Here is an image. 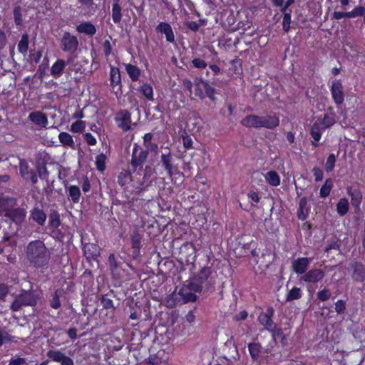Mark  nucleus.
Returning <instances> with one entry per match:
<instances>
[{
	"instance_id": "obj_23",
	"label": "nucleus",
	"mask_w": 365,
	"mask_h": 365,
	"mask_svg": "<svg viewBox=\"0 0 365 365\" xmlns=\"http://www.w3.org/2000/svg\"><path fill=\"white\" fill-rule=\"evenodd\" d=\"M310 206L308 205L307 197H302L299 200V207L297 209V217L299 220L304 221L309 215Z\"/></svg>"
},
{
	"instance_id": "obj_21",
	"label": "nucleus",
	"mask_w": 365,
	"mask_h": 365,
	"mask_svg": "<svg viewBox=\"0 0 365 365\" xmlns=\"http://www.w3.org/2000/svg\"><path fill=\"white\" fill-rule=\"evenodd\" d=\"M347 194L351 197V203L355 211L359 210L363 197L361 191L358 188L352 189L351 187H348Z\"/></svg>"
},
{
	"instance_id": "obj_12",
	"label": "nucleus",
	"mask_w": 365,
	"mask_h": 365,
	"mask_svg": "<svg viewBox=\"0 0 365 365\" xmlns=\"http://www.w3.org/2000/svg\"><path fill=\"white\" fill-rule=\"evenodd\" d=\"M110 81L112 92L115 95L122 93V82L120 69L118 67L110 66Z\"/></svg>"
},
{
	"instance_id": "obj_45",
	"label": "nucleus",
	"mask_w": 365,
	"mask_h": 365,
	"mask_svg": "<svg viewBox=\"0 0 365 365\" xmlns=\"http://www.w3.org/2000/svg\"><path fill=\"white\" fill-rule=\"evenodd\" d=\"M109 294H103L100 298V302L103 308L105 309H115L114 303L112 299L108 297Z\"/></svg>"
},
{
	"instance_id": "obj_34",
	"label": "nucleus",
	"mask_w": 365,
	"mask_h": 365,
	"mask_svg": "<svg viewBox=\"0 0 365 365\" xmlns=\"http://www.w3.org/2000/svg\"><path fill=\"white\" fill-rule=\"evenodd\" d=\"M63 291L60 289H56L49 299V305L52 309H58L61 307L60 297L62 295Z\"/></svg>"
},
{
	"instance_id": "obj_40",
	"label": "nucleus",
	"mask_w": 365,
	"mask_h": 365,
	"mask_svg": "<svg viewBox=\"0 0 365 365\" xmlns=\"http://www.w3.org/2000/svg\"><path fill=\"white\" fill-rule=\"evenodd\" d=\"M302 297V291L300 288L294 287L291 289L286 297L287 302H292L300 299Z\"/></svg>"
},
{
	"instance_id": "obj_50",
	"label": "nucleus",
	"mask_w": 365,
	"mask_h": 365,
	"mask_svg": "<svg viewBox=\"0 0 365 365\" xmlns=\"http://www.w3.org/2000/svg\"><path fill=\"white\" fill-rule=\"evenodd\" d=\"M331 292L328 288H324L317 294V297L320 302H326L330 299Z\"/></svg>"
},
{
	"instance_id": "obj_51",
	"label": "nucleus",
	"mask_w": 365,
	"mask_h": 365,
	"mask_svg": "<svg viewBox=\"0 0 365 365\" xmlns=\"http://www.w3.org/2000/svg\"><path fill=\"white\" fill-rule=\"evenodd\" d=\"M14 23L16 26H21L23 22L21 8L19 6H15L13 11Z\"/></svg>"
},
{
	"instance_id": "obj_43",
	"label": "nucleus",
	"mask_w": 365,
	"mask_h": 365,
	"mask_svg": "<svg viewBox=\"0 0 365 365\" xmlns=\"http://www.w3.org/2000/svg\"><path fill=\"white\" fill-rule=\"evenodd\" d=\"M107 157L103 153H100L97 155L96 157L95 164L96 169L99 172H104L106 170V163Z\"/></svg>"
},
{
	"instance_id": "obj_18",
	"label": "nucleus",
	"mask_w": 365,
	"mask_h": 365,
	"mask_svg": "<svg viewBox=\"0 0 365 365\" xmlns=\"http://www.w3.org/2000/svg\"><path fill=\"white\" fill-rule=\"evenodd\" d=\"M28 118L35 125L41 128H46L48 122L47 115L39 110L31 112Z\"/></svg>"
},
{
	"instance_id": "obj_41",
	"label": "nucleus",
	"mask_w": 365,
	"mask_h": 365,
	"mask_svg": "<svg viewBox=\"0 0 365 365\" xmlns=\"http://www.w3.org/2000/svg\"><path fill=\"white\" fill-rule=\"evenodd\" d=\"M61 225L60 215L58 212L53 211L49 215L48 227L50 230L59 227Z\"/></svg>"
},
{
	"instance_id": "obj_59",
	"label": "nucleus",
	"mask_w": 365,
	"mask_h": 365,
	"mask_svg": "<svg viewBox=\"0 0 365 365\" xmlns=\"http://www.w3.org/2000/svg\"><path fill=\"white\" fill-rule=\"evenodd\" d=\"M335 311L337 314H341L346 310V302L342 299H339L335 303Z\"/></svg>"
},
{
	"instance_id": "obj_64",
	"label": "nucleus",
	"mask_w": 365,
	"mask_h": 365,
	"mask_svg": "<svg viewBox=\"0 0 365 365\" xmlns=\"http://www.w3.org/2000/svg\"><path fill=\"white\" fill-rule=\"evenodd\" d=\"M149 363L152 365H166V361L158 359L157 356H150Z\"/></svg>"
},
{
	"instance_id": "obj_19",
	"label": "nucleus",
	"mask_w": 365,
	"mask_h": 365,
	"mask_svg": "<svg viewBox=\"0 0 365 365\" xmlns=\"http://www.w3.org/2000/svg\"><path fill=\"white\" fill-rule=\"evenodd\" d=\"M158 33L164 34L168 43H174L175 34L172 26L167 22H160L155 28Z\"/></svg>"
},
{
	"instance_id": "obj_36",
	"label": "nucleus",
	"mask_w": 365,
	"mask_h": 365,
	"mask_svg": "<svg viewBox=\"0 0 365 365\" xmlns=\"http://www.w3.org/2000/svg\"><path fill=\"white\" fill-rule=\"evenodd\" d=\"M108 265L110 270L113 276L118 275V269L120 267V262H118L115 255L113 253H110L108 259Z\"/></svg>"
},
{
	"instance_id": "obj_39",
	"label": "nucleus",
	"mask_w": 365,
	"mask_h": 365,
	"mask_svg": "<svg viewBox=\"0 0 365 365\" xmlns=\"http://www.w3.org/2000/svg\"><path fill=\"white\" fill-rule=\"evenodd\" d=\"M139 91L145 97L147 100H153V89L150 84L148 83H143L140 86Z\"/></svg>"
},
{
	"instance_id": "obj_6",
	"label": "nucleus",
	"mask_w": 365,
	"mask_h": 365,
	"mask_svg": "<svg viewBox=\"0 0 365 365\" xmlns=\"http://www.w3.org/2000/svg\"><path fill=\"white\" fill-rule=\"evenodd\" d=\"M202 291L203 287L187 280L186 284L180 289L178 294L182 297L185 303L194 302L198 298L195 293H201Z\"/></svg>"
},
{
	"instance_id": "obj_30",
	"label": "nucleus",
	"mask_w": 365,
	"mask_h": 365,
	"mask_svg": "<svg viewBox=\"0 0 365 365\" xmlns=\"http://www.w3.org/2000/svg\"><path fill=\"white\" fill-rule=\"evenodd\" d=\"M133 181L131 173L129 170H123L118 175V183L124 190L128 189V186Z\"/></svg>"
},
{
	"instance_id": "obj_8",
	"label": "nucleus",
	"mask_w": 365,
	"mask_h": 365,
	"mask_svg": "<svg viewBox=\"0 0 365 365\" xmlns=\"http://www.w3.org/2000/svg\"><path fill=\"white\" fill-rule=\"evenodd\" d=\"M215 89L212 87L209 83L202 79H200L195 84V96L199 97L200 99H204L207 97L212 101H215Z\"/></svg>"
},
{
	"instance_id": "obj_53",
	"label": "nucleus",
	"mask_w": 365,
	"mask_h": 365,
	"mask_svg": "<svg viewBox=\"0 0 365 365\" xmlns=\"http://www.w3.org/2000/svg\"><path fill=\"white\" fill-rule=\"evenodd\" d=\"M14 341V336L10 335L7 331L0 329V347L4 343H9Z\"/></svg>"
},
{
	"instance_id": "obj_11",
	"label": "nucleus",
	"mask_w": 365,
	"mask_h": 365,
	"mask_svg": "<svg viewBox=\"0 0 365 365\" xmlns=\"http://www.w3.org/2000/svg\"><path fill=\"white\" fill-rule=\"evenodd\" d=\"M332 99L336 106L343 104L344 101V87L340 79L335 80L330 88Z\"/></svg>"
},
{
	"instance_id": "obj_38",
	"label": "nucleus",
	"mask_w": 365,
	"mask_h": 365,
	"mask_svg": "<svg viewBox=\"0 0 365 365\" xmlns=\"http://www.w3.org/2000/svg\"><path fill=\"white\" fill-rule=\"evenodd\" d=\"M333 187V180L331 178L326 179L324 185L319 190V196L321 198H326L330 195Z\"/></svg>"
},
{
	"instance_id": "obj_54",
	"label": "nucleus",
	"mask_w": 365,
	"mask_h": 365,
	"mask_svg": "<svg viewBox=\"0 0 365 365\" xmlns=\"http://www.w3.org/2000/svg\"><path fill=\"white\" fill-rule=\"evenodd\" d=\"M292 21V14H284L282 19V29L284 32H288L290 29V24Z\"/></svg>"
},
{
	"instance_id": "obj_28",
	"label": "nucleus",
	"mask_w": 365,
	"mask_h": 365,
	"mask_svg": "<svg viewBox=\"0 0 365 365\" xmlns=\"http://www.w3.org/2000/svg\"><path fill=\"white\" fill-rule=\"evenodd\" d=\"M76 31L80 34L93 36L96 33V28L91 22L85 21L76 26Z\"/></svg>"
},
{
	"instance_id": "obj_48",
	"label": "nucleus",
	"mask_w": 365,
	"mask_h": 365,
	"mask_svg": "<svg viewBox=\"0 0 365 365\" xmlns=\"http://www.w3.org/2000/svg\"><path fill=\"white\" fill-rule=\"evenodd\" d=\"M47 356L55 362H61L65 354L58 350H49L46 354Z\"/></svg>"
},
{
	"instance_id": "obj_25",
	"label": "nucleus",
	"mask_w": 365,
	"mask_h": 365,
	"mask_svg": "<svg viewBox=\"0 0 365 365\" xmlns=\"http://www.w3.org/2000/svg\"><path fill=\"white\" fill-rule=\"evenodd\" d=\"M17 297L24 306H35L37 303L35 294L31 291L24 290Z\"/></svg>"
},
{
	"instance_id": "obj_29",
	"label": "nucleus",
	"mask_w": 365,
	"mask_h": 365,
	"mask_svg": "<svg viewBox=\"0 0 365 365\" xmlns=\"http://www.w3.org/2000/svg\"><path fill=\"white\" fill-rule=\"evenodd\" d=\"M83 252L87 259H95L100 255L99 247L94 243L86 244L83 247Z\"/></svg>"
},
{
	"instance_id": "obj_42",
	"label": "nucleus",
	"mask_w": 365,
	"mask_h": 365,
	"mask_svg": "<svg viewBox=\"0 0 365 365\" xmlns=\"http://www.w3.org/2000/svg\"><path fill=\"white\" fill-rule=\"evenodd\" d=\"M29 50V36L28 34H23L21 40L19 41L18 43V51L26 55Z\"/></svg>"
},
{
	"instance_id": "obj_58",
	"label": "nucleus",
	"mask_w": 365,
	"mask_h": 365,
	"mask_svg": "<svg viewBox=\"0 0 365 365\" xmlns=\"http://www.w3.org/2000/svg\"><path fill=\"white\" fill-rule=\"evenodd\" d=\"M83 139L89 146H94L97 144V140L91 133L83 134Z\"/></svg>"
},
{
	"instance_id": "obj_31",
	"label": "nucleus",
	"mask_w": 365,
	"mask_h": 365,
	"mask_svg": "<svg viewBox=\"0 0 365 365\" xmlns=\"http://www.w3.org/2000/svg\"><path fill=\"white\" fill-rule=\"evenodd\" d=\"M125 69L133 82H136L139 80L141 75V71L137 66L131 63H126L125 64Z\"/></svg>"
},
{
	"instance_id": "obj_57",
	"label": "nucleus",
	"mask_w": 365,
	"mask_h": 365,
	"mask_svg": "<svg viewBox=\"0 0 365 365\" xmlns=\"http://www.w3.org/2000/svg\"><path fill=\"white\" fill-rule=\"evenodd\" d=\"M312 171L313 175L314 176V180L316 182H320L323 180L324 173H323V170L320 168L315 166L312 168Z\"/></svg>"
},
{
	"instance_id": "obj_22",
	"label": "nucleus",
	"mask_w": 365,
	"mask_h": 365,
	"mask_svg": "<svg viewBox=\"0 0 365 365\" xmlns=\"http://www.w3.org/2000/svg\"><path fill=\"white\" fill-rule=\"evenodd\" d=\"M66 67V62L63 59H57L50 68V74L55 78H59L63 73Z\"/></svg>"
},
{
	"instance_id": "obj_33",
	"label": "nucleus",
	"mask_w": 365,
	"mask_h": 365,
	"mask_svg": "<svg viewBox=\"0 0 365 365\" xmlns=\"http://www.w3.org/2000/svg\"><path fill=\"white\" fill-rule=\"evenodd\" d=\"M250 356L253 361H257L262 352V347L259 343H250L247 346Z\"/></svg>"
},
{
	"instance_id": "obj_3",
	"label": "nucleus",
	"mask_w": 365,
	"mask_h": 365,
	"mask_svg": "<svg viewBox=\"0 0 365 365\" xmlns=\"http://www.w3.org/2000/svg\"><path fill=\"white\" fill-rule=\"evenodd\" d=\"M240 123L242 126L249 128H264L272 130L279 125V118L276 115H267L265 116H259L250 114L243 118Z\"/></svg>"
},
{
	"instance_id": "obj_10",
	"label": "nucleus",
	"mask_w": 365,
	"mask_h": 365,
	"mask_svg": "<svg viewBox=\"0 0 365 365\" xmlns=\"http://www.w3.org/2000/svg\"><path fill=\"white\" fill-rule=\"evenodd\" d=\"M115 121L118 128L126 132L131 129V113L125 109H121L117 112Z\"/></svg>"
},
{
	"instance_id": "obj_61",
	"label": "nucleus",
	"mask_w": 365,
	"mask_h": 365,
	"mask_svg": "<svg viewBox=\"0 0 365 365\" xmlns=\"http://www.w3.org/2000/svg\"><path fill=\"white\" fill-rule=\"evenodd\" d=\"M249 201L252 203V205H255V204H257L259 202L260 197L258 195V193L255 191H250L247 195Z\"/></svg>"
},
{
	"instance_id": "obj_62",
	"label": "nucleus",
	"mask_w": 365,
	"mask_h": 365,
	"mask_svg": "<svg viewBox=\"0 0 365 365\" xmlns=\"http://www.w3.org/2000/svg\"><path fill=\"white\" fill-rule=\"evenodd\" d=\"M185 26L186 28L194 32H197L200 27V24L194 21H185Z\"/></svg>"
},
{
	"instance_id": "obj_47",
	"label": "nucleus",
	"mask_w": 365,
	"mask_h": 365,
	"mask_svg": "<svg viewBox=\"0 0 365 365\" xmlns=\"http://www.w3.org/2000/svg\"><path fill=\"white\" fill-rule=\"evenodd\" d=\"M86 128V122L81 120H76L71 125L70 131L81 133Z\"/></svg>"
},
{
	"instance_id": "obj_44",
	"label": "nucleus",
	"mask_w": 365,
	"mask_h": 365,
	"mask_svg": "<svg viewBox=\"0 0 365 365\" xmlns=\"http://www.w3.org/2000/svg\"><path fill=\"white\" fill-rule=\"evenodd\" d=\"M29 166L28 163L22 159L19 161V173L21 176L26 180H29L30 174Z\"/></svg>"
},
{
	"instance_id": "obj_56",
	"label": "nucleus",
	"mask_w": 365,
	"mask_h": 365,
	"mask_svg": "<svg viewBox=\"0 0 365 365\" xmlns=\"http://www.w3.org/2000/svg\"><path fill=\"white\" fill-rule=\"evenodd\" d=\"M51 237L55 240L63 242L65 238L64 233L58 227L53 228L51 230Z\"/></svg>"
},
{
	"instance_id": "obj_4",
	"label": "nucleus",
	"mask_w": 365,
	"mask_h": 365,
	"mask_svg": "<svg viewBox=\"0 0 365 365\" xmlns=\"http://www.w3.org/2000/svg\"><path fill=\"white\" fill-rule=\"evenodd\" d=\"M212 274V267L205 265L198 272L193 273L188 281L203 287V290L208 291L215 284V280L211 277Z\"/></svg>"
},
{
	"instance_id": "obj_24",
	"label": "nucleus",
	"mask_w": 365,
	"mask_h": 365,
	"mask_svg": "<svg viewBox=\"0 0 365 365\" xmlns=\"http://www.w3.org/2000/svg\"><path fill=\"white\" fill-rule=\"evenodd\" d=\"M30 217L40 226H43L46 220V214L38 207H34L30 211Z\"/></svg>"
},
{
	"instance_id": "obj_15",
	"label": "nucleus",
	"mask_w": 365,
	"mask_h": 365,
	"mask_svg": "<svg viewBox=\"0 0 365 365\" xmlns=\"http://www.w3.org/2000/svg\"><path fill=\"white\" fill-rule=\"evenodd\" d=\"M325 276V272L322 269H311L302 276L301 280L307 283L317 284Z\"/></svg>"
},
{
	"instance_id": "obj_5",
	"label": "nucleus",
	"mask_w": 365,
	"mask_h": 365,
	"mask_svg": "<svg viewBox=\"0 0 365 365\" xmlns=\"http://www.w3.org/2000/svg\"><path fill=\"white\" fill-rule=\"evenodd\" d=\"M143 239V232L140 230L138 227H135L130 234V246L131 252L130 257L136 262H140L142 255L140 249L142 247V242Z\"/></svg>"
},
{
	"instance_id": "obj_46",
	"label": "nucleus",
	"mask_w": 365,
	"mask_h": 365,
	"mask_svg": "<svg viewBox=\"0 0 365 365\" xmlns=\"http://www.w3.org/2000/svg\"><path fill=\"white\" fill-rule=\"evenodd\" d=\"M336 155L334 153H330L327 158L324 169L327 173H331L334 170L335 164H336Z\"/></svg>"
},
{
	"instance_id": "obj_55",
	"label": "nucleus",
	"mask_w": 365,
	"mask_h": 365,
	"mask_svg": "<svg viewBox=\"0 0 365 365\" xmlns=\"http://www.w3.org/2000/svg\"><path fill=\"white\" fill-rule=\"evenodd\" d=\"M191 63L194 68L199 69H204L207 66L206 61L200 58H194Z\"/></svg>"
},
{
	"instance_id": "obj_7",
	"label": "nucleus",
	"mask_w": 365,
	"mask_h": 365,
	"mask_svg": "<svg viewBox=\"0 0 365 365\" xmlns=\"http://www.w3.org/2000/svg\"><path fill=\"white\" fill-rule=\"evenodd\" d=\"M61 49L68 53H74L77 51L79 41L76 36L68 31H64L59 40Z\"/></svg>"
},
{
	"instance_id": "obj_37",
	"label": "nucleus",
	"mask_w": 365,
	"mask_h": 365,
	"mask_svg": "<svg viewBox=\"0 0 365 365\" xmlns=\"http://www.w3.org/2000/svg\"><path fill=\"white\" fill-rule=\"evenodd\" d=\"M349 203L346 197L340 198L336 204V212L340 216H344L349 211Z\"/></svg>"
},
{
	"instance_id": "obj_13",
	"label": "nucleus",
	"mask_w": 365,
	"mask_h": 365,
	"mask_svg": "<svg viewBox=\"0 0 365 365\" xmlns=\"http://www.w3.org/2000/svg\"><path fill=\"white\" fill-rule=\"evenodd\" d=\"M274 310L272 307H268L265 312H261L258 316V322L267 331H272L275 327V323L272 320Z\"/></svg>"
},
{
	"instance_id": "obj_20",
	"label": "nucleus",
	"mask_w": 365,
	"mask_h": 365,
	"mask_svg": "<svg viewBox=\"0 0 365 365\" xmlns=\"http://www.w3.org/2000/svg\"><path fill=\"white\" fill-rule=\"evenodd\" d=\"M311 261L312 259L309 257L297 258L292 262L293 271L298 274H304Z\"/></svg>"
},
{
	"instance_id": "obj_63",
	"label": "nucleus",
	"mask_w": 365,
	"mask_h": 365,
	"mask_svg": "<svg viewBox=\"0 0 365 365\" xmlns=\"http://www.w3.org/2000/svg\"><path fill=\"white\" fill-rule=\"evenodd\" d=\"M23 306L24 305L21 303L18 297H16L11 305V309L14 312H18Z\"/></svg>"
},
{
	"instance_id": "obj_26",
	"label": "nucleus",
	"mask_w": 365,
	"mask_h": 365,
	"mask_svg": "<svg viewBox=\"0 0 365 365\" xmlns=\"http://www.w3.org/2000/svg\"><path fill=\"white\" fill-rule=\"evenodd\" d=\"M112 10L111 16L113 21L115 24H118L122 20V7L120 4V0H112Z\"/></svg>"
},
{
	"instance_id": "obj_52",
	"label": "nucleus",
	"mask_w": 365,
	"mask_h": 365,
	"mask_svg": "<svg viewBox=\"0 0 365 365\" xmlns=\"http://www.w3.org/2000/svg\"><path fill=\"white\" fill-rule=\"evenodd\" d=\"M49 60L48 57H45L42 61V63L38 66V72L39 73L40 77L43 78L46 73V71L48 68L49 66Z\"/></svg>"
},
{
	"instance_id": "obj_2",
	"label": "nucleus",
	"mask_w": 365,
	"mask_h": 365,
	"mask_svg": "<svg viewBox=\"0 0 365 365\" xmlns=\"http://www.w3.org/2000/svg\"><path fill=\"white\" fill-rule=\"evenodd\" d=\"M336 122V115L332 107H329L322 118H317L310 129V135L313 139L311 144L313 147L319 146L322 133L327 128L333 126Z\"/></svg>"
},
{
	"instance_id": "obj_14",
	"label": "nucleus",
	"mask_w": 365,
	"mask_h": 365,
	"mask_svg": "<svg viewBox=\"0 0 365 365\" xmlns=\"http://www.w3.org/2000/svg\"><path fill=\"white\" fill-rule=\"evenodd\" d=\"M27 212L24 207H16L8 209L5 216L9 218L16 225H21L25 220Z\"/></svg>"
},
{
	"instance_id": "obj_17",
	"label": "nucleus",
	"mask_w": 365,
	"mask_h": 365,
	"mask_svg": "<svg viewBox=\"0 0 365 365\" xmlns=\"http://www.w3.org/2000/svg\"><path fill=\"white\" fill-rule=\"evenodd\" d=\"M173 162V155L170 151L161 155L160 163L170 178L173 175L174 171L177 169V167L174 165Z\"/></svg>"
},
{
	"instance_id": "obj_9",
	"label": "nucleus",
	"mask_w": 365,
	"mask_h": 365,
	"mask_svg": "<svg viewBox=\"0 0 365 365\" xmlns=\"http://www.w3.org/2000/svg\"><path fill=\"white\" fill-rule=\"evenodd\" d=\"M148 150H143L136 143L134 145L130 162L133 172L136 171L138 168L141 169L143 168L144 163L148 158Z\"/></svg>"
},
{
	"instance_id": "obj_32",
	"label": "nucleus",
	"mask_w": 365,
	"mask_h": 365,
	"mask_svg": "<svg viewBox=\"0 0 365 365\" xmlns=\"http://www.w3.org/2000/svg\"><path fill=\"white\" fill-rule=\"evenodd\" d=\"M266 182L271 186L277 187L280 185V177L277 171L269 170L264 175Z\"/></svg>"
},
{
	"instance_id": "obj_16",
	"label": "nucleus",
	"mask_w": 365,
	"mask_h": 365,
	"mask_svg": "<svg viewBox=\"0 0 365 365\" xmlns=\"http://www.w3.org/2000/svg\"><path fill=\"white\" fill-rule=\"evenodd\" d=\"M351 279L356 282H364L365 281V266L359 262L351 263Z\"/></svg>"
},
{
	"instance_id": "obj_27",
	"label": "nucleus",
	"mask_w": 365,
	"mask_h": 365,
	"mask_svg": "<svg viewBox=\"0 0 365 365\" xmlns=\"http://www.w3.org/2000/svg\"><path fill=\"white\" fill-rule=\"evenodd\" d=\"M68 192V197L73 204H77L80 202L81 192L80 188L77 185H71L66 187Z\"/></svg>"
},
{
	"instance_id": "obj_1",
	"label": "nucleus",
	"mask_w": 365,
	"mask_h": 365,
	"mask_svg": "<svg viewBox=\"0 0 365 365\" xmlns=\"http://www.w3.org/2000/svg\"><path fill=\"white\" fill-rule=\"evenodd\" d=\"M25 254L31 267L42 272L48 268L51 252L43 241H31L25 249Z\"/></svg>"
},
{
	"instance_id": "obj_60",
	"label": "nucleus",
	"mask_w": 365,
	"mask_h": 365,
	"mask_svg": "<svg viewBox=\"0 0 365 365\" xmlns=\"http://www.w3.org/2000/svg\"><path fill=\"white\" fill-rule=\"evenodd\" d=\"M104 55L106 58H108L112 53V46L109 40H105L102 44Z\"/></svg>"
},
{
	"instance_id": "obj_35",
	"label": "nucleus",
	"mask_w": 365,
	"mask_h": 365,
	"mask_svg": "<svg viewBox=\"0 0 365 365\" xmlns=\"http://www.w3.org/2000/svg\"><path fill=\"white\" fill-rule=\"evenodd\" d=\"M59 142L65 146L74 148L75 143L73 138L71 134L67 132H61L58 134Z\"/></svg>"
},
{
	"instance_id": "obj_49",
	"label": "nucleus",
	"mask_w": 365,
	"mask_h": 365,
	"mask_svg": "<svg viewBox=\"0 0 365 365\" xmlns=\"http://www.w3.org/2000/svg\"><path fill=\"white\" fill-rule=\"evenodd\" d=\"M365 15V7L358 6L353 9L351 11H348V18H356L358 16H364Z\"/></svg>"
}]
</instances>
